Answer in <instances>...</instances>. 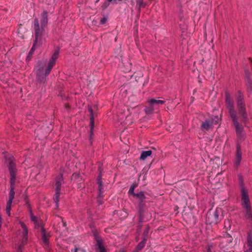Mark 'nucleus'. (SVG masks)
<instances>
[{
  "mask_svg": "<svg viewBox=\"0 0 252 252\" xmlns=\"http://www.w3.org/2000/svg\"><path fill=\"white\" fill-rule=\"evenodd\" d=\"M223 219L221 209L217 208L214 213L213 223L215 224L219 223Z\"/></svg>",
  "mask_w": 252,
  "mask_h": 252,
  "instance_id": "nucleus-13",
  "label": "nucleus"
},
{
  "mask_svg": "<svg viewBox=\"0 0 252 252\" xmlns=\"http://www.w3.org/2000/svg\"><path fill=\"white\" fill-rule=\"evenodd\" d=\"M231 118L232 120L233 125L235 126L238 138L240 140H244L246 136V134L244 132V128L243 126L239 125V123L238 122L237 116H235Z\"/></svg>",
  "mask_w": 252,
  "mask_h": 252,
  "instance_id": "nucleus-6",
  "label": "nucleus"
},
{
  "mask_svg": "<svg viewBox=\"0 0 252 252\" xmlns=\"http://www.w3.org/2000/svg\"><path fill=\"white\" fill-rule=\"evenodd\" d=\"M210 250H211V249H210V248L209 247V249H208V252H210Z\"/></svg>",
  "mask_w": 252,
  "mask_h": 252,
  "instance_id": "nucleus-37",
  "label": "nucleus"
},
{
  "mask_svg": "<svg viewBox=\"0 0 252 252\" xmlns=\"http://www.w3.org/2000/svg\"><path fill=\"white\" fill-rule=\"evenodd\" d=\"M220 118L218 116H213L206 119L201 125V129L203 131H208L213 127L214 125L219 123Z\"/></svg>",
  "mask_w": 252,
  "mask_h": 252,
  "instance_id": "nucleus-4",
  "label": "nucleus"
},
{
  "mask_svg": "<svg viewBox=\"0 0 252 252\" xmlns=\"http://www.w3.org/2000/svg\"><path fill=\"white\" fill-rule=\"evenodd\" d=\"M146 3L143 0H136V6L138 7V10L140 11L142 8L146 7Z\"/></svg>",
  "mask_w": 252,
  "mask_h": 252,
  "instance_id": "nucleus-21",
  "label": "nucleus"
},
{
  "mask_svg": "<svg viewBox=\"0 0 252 252\" xmlns=\"http://www.w3.org/2000/svg\"><path fill=\"white\" fill-rule=\"evenodd\" d=\"M21 227L23 229V231L22 233V242L20 246H19V249H21L22 247L25 244H26L28 241V229L26 225L22 221H20L19 222Z\"/></svg>",
  "mask_w": 252,
  "mask_h": 252,
  "instance_id": "nucleus-11",
  "label": "nucleus"
},
{
  "mask_svg": "<svg viewBox=\"0 0 252 252\" xmlns=\"http://www.w3.org/2000/svg\"><path fill=\"white\" fill-rule=\"evenodd\" d=\"M107 6V5L105 4H103V5H102V7H103V8H106Z\"/></svg>",
  "mask_w": 252,
  "mask_h": 252,
  "instance_id": "nucleus-35",
  "label": "nucleus"
},
{
  "mask_svg": "<svg viewBox=\"0 0 252 252\" xmlns=\"http://www.w3.org/2000/svg\"><path fill=\"white\" fill-rule=\"evenodd\" d=\"M63 183V177L62 175H59L56 179L55 182V187L56 190L61 191V185Z\"/></svg>",
  "mask_w": 252,
  "mask_h": 252,
  "instance_id": "nucleus-15",
  "label": "nucleus"
},
{
  "mask_svg": "<svg viewBox=\"0 0 252 252\" xmlns=\"http://www.w3.org/2000/svg\"><path fill=\"white\" fill-rule=\"evenodd\" d=\"M68 107H69V105L67 104H65V107L67 108Z\"/></svg>",
  "mask_w": 252,
  "mask_h": 252,
  "instance_id": "nucleus-36",
  "label": "nucleus"
},
{
  "mask_svg": "<svg viewBox=\"0 0 252 252\" xmlns=\"http://www.w3.org/2000/svg\"><path fill=\"white\" fill-rule=\"evenodd\" d=\"M225 103L227 109H228L230 117L232 118L237 116V113L234 109V102L232 98L230 95L226 93L225 94Z\"/></svg>",
  "mask_w": 252,
  "mask_h": 252,
  "instance_id": "nucleus-7",
  "label": "nucleus"
},
{
  "mask_svg": "<svg viewBox=\"0 0 252 252\" xmlns=\"http://www.w3.org/2000/svg\"><path fill=\"white\" fill-rule=\"evenodd\" d=\"M242 204L244 208L251 207L247 190L243 185L241 187Z\"/></svg>",
  "mask_w": 252,
  "mask_h": 252,
  "instance_id": "nucleus-9",
  "label": "nucleus"
},
{
  "mask_svg": "<svg viewBox=\"0 0 252 252\" xmlns=\"http://www.w3.org/2000/svg\"><path fill=\"white\" fill-rule=\"evenodd\" d=\"M48 21V13L46 11H44L41 15V19H40L41 28L39 27L38 19L37 18L34 19L33 27L36 40L41 38V35L44 33V29L47 25Z\"/></svg>",
  "mask_w": 252,
  "mask_h": 252,
  "instance_id": "nucleus-2",
  "label": "nucleus"
},
{
  "mask_svg": "<svg viewBox=\"0 0 252 252\" xmlns=\"http://www.w3.org/2000/svg\"><path fill=\"white\" fill-rule=\"evenodd\" d=\"M94 239L96 241L95 245L96 252H107L103 245V241L101 238L98 234H95Z\"/></svg>",
  "mask_w": 252,
  "mask_h": 252,
  "instance_id": "nucleus-10",
  "label": "nucleus"
},
{
  "mask_svg": "<svg viewBox=\"0 0 252 252\" xmlns=\"http://www.w3.org/2000/svg\"><path fill=\"white\" fill-rule=\"evenodd\" d=\"M246 209V218L247 219H251L252 218V212L251 211V207L245 208Z\"/></svg>",
  "mask_w": 252,
  "mask_h": 252,
  "instance_id": "nucleus-22",
  "label": "nucleus"
},
{
  "mask_svg": "<svg viewBox=\"0 0 252 252\" xmlns=\"http://www.w3.org/2000/svg\"><path fill=\"white\" fill-rule=\"evenodd\" d=\"M139 219H140V221L141 222H142V220H143V218L142 217V216H141V214H140Z\"/></svg>",
  "mask_w": 252,
  "mask_h": 252,
  "instance_id": "nucleus-33",
  "label": "nucleus"
},
{
  "mask_svg": "<svg viewBox=\"0 0 252 252\" xmlns=\"http://www.w3.org/2000/svg\"><path fill=\"white\" fill-rule=\"evenodd\" d=\"M152 155V151L148 150L146 151H142L141 156L140 157V159L141 160H145L148 157Z\"/></svg>",
  "mask_w": 252,
  "mask_h": 252,
  "instance_id": "nucleus-19",
  "label": "nucleus"
},
{
  "mask_svg": "<svg viewBox=\"0 0 252 252\" xmlns=\"http://www.w3.org/2000/svg\"><path fill=\"white\" fill-rule=\"evenodd\" d=\"M149 230H150V227L149 226H147L144 232V235L145 236V238H146V237H147L148 233H149Z\"/></svg>",
  "mask_w": 252,
  "mask_h": 252,
  "instance_id": "nucleus-30",
  "label": "nucleus"
},
{
  "mask_svg": "<svg viewBox=\"0 0 252 252\" xmlns=\"http://www.w3.org/2000/svg\"><path fill=\"white\" fill-rule=\"evenodd\" d=\"M101 23L102 24H104L105 23V19H101Z\"/></svg>",
  "mask_w": 252,
  "mask_h": 252,
  "instance_id": "nucleus-34",
  "label": "nucleus"
},
{
  "mask_svg": "<svg viewBox=\"0 0 252 252\" xmlns=\"http://www.w3.org/2000/svg\"><path fill=\"white\" fill-rule=\"evenodd\" d=\"M88 110L91 114V118H90V124H91V133L92 134L93 133V129L94 126V120L93 114V111L91 107H88Z\"/></svg>",
  "mask_w": 252,
  "mask_h": 252,
  "instance_id": "nucleus-17",
  "label": "nucleus"
},
{
  "mask_svg": "<svg viewBox=\"0 0 252 252\" xmlns=\"http://www.w3.org/2000/svg\"><path fill=\"white\" fill-rule=\"evenodd\" d=\"M121 252H125V251L124 250H122L121 251Z\"/></svg>",
  "mask_w": 252,
  "mask_h": 252,
  "instance_id": "nucleus-38",
  "label": "nucleus"
},
{
  "mask_svg": "<svg viewBox=\"0 0 252 252\" xmlns=\"http://www.w3.org/2000/svg\"><path fill=\"white\" fill-rule=\"evenodd\" d=\"M146 240H147L146 238H144L143 240L138 244V245H137V246L136 247L137 250H138V251L141 250L142 249H143L144 247Z\"/></svg>",
  "mask_w": 252,
  "mask_h": 252,
  "instance_id": "nucleus-24",
  "label": "nucleus"
},
{
  "mask_svg": "<svg viewBox=\"0 0 252 252\" xmlns=\"http://www.w3.org/2000/svg\"><path fill=\"white\" fill-rule=\"evenodd\" d=\"M247 244L250 252H252V235L250 233L247 236Z\"/></svg>",
  "mask_w": 252,
  "mask_h": 252,
  "instance_id": "nucleus-20",
  "label": "nucleus"
},
{
  "mask_svg": "<svg viewBox=\"0 0 252 252\" xmlns=\"http://www.w3.org/2000/svg\"><path fill=\"white\" fill-rule=\"evenodd\" d=\"M134 196L139 198L141 201H143L145 199V196L143 191L136 193Z\"/></svg>",
  "mask_w": 252,
  "mask_h": 252,
  "instance_id": "nucleus-27",
  "label": "nucleus"
},
{
  "mask_svg": "<svg viewBox=\"0 0 252 252\" xmlns=\"http://www.w3.org/2000/svg\"><path fill=\"white\" fill-rule=\"evenodd\" d=\"M97 184L98 185V191L99 193L98 195L99 197H102L101 194L103 192L102 189H103V183L101 180V175H100L97 179Z\"/></svg>",
  "mask_w": 252,
  "mask_h": 252,
  "instance_id": "nucleus-18",
  "label": "nucleus"
},
{
  "mask_svg": "<svg viewBox=\"0 0 252 252\" xmlns=\"http://www.w3.org/2000/svg\"><path fill=\"white\" fill-rule=\"evenodd\" d=\"M12 203V202H10L7 201V203H6V207L5 211H6V214L8 215V216H10V215H11L10 211H11Z\"/></svg>",
  "mask_w": 252,
  "mask_h": 252,
  "instance_id": "nucleus-26",
  "label": "nucleus"
},
{
  "mask_svg": "<svg viewBox=\"0 0 252 252\" xmlns=\"http://www.w3.org/2000/svg\"><path fill=\"white\" fill-rule=\"evenodd\" d=\"M8 169L10 174V188L13 187L14 189V185L16 180V164L14 162L11 161L8 163Z\"/></svg>",
  "mask_w": 252,
  "mask_h": 252,
  "instance_id": "nucleus-8",
  "label": "nucleus"
},
{
  "mask_svg": "<svg viewBox=\"0 0 252 252\" xmlns=\"http://www.w3.org/2000/svg\"><path fill=\"white\" fill-rule=\"evenodd\" d=\"M60 191L56 190L55 196L54 197V201L56 203V206H58V204L60 200Z\"/></svg>",
  "mask_w": 252,
  "mask_h": 252,
  "instance_id": "nucleus-25",
  "label": "nucleus"
},
{
  "mask_svg": "<svg viewBox=\"0 0 252 252\" xmlns=\"http://www.w3.org/2000/svg\"><path fill=\"white\" fill-rule=\"evenodd\" d=\"M30 214L31 220L34 224L35 228H38L39 227H41V228L42 229V227H43L42 223L40 220H39L38 219V218L36 216L33 215L31 209H30Z\"/></svg>",
  "mask_w": 252,
  "mask_h": 252,
  "instance_id": "nucleus-14",
  "label": "nucleus"
},
{
  "mask_svg": "<svg viewBox=\"0 0 252 252\" xmlns=\"http://www.w3.org/2000/svg\"><path fill=\"white\" fill-rule=\"evenodd\" d=\"M247 88L248 90L250 91L252 89V82L251 81H249L247 83Z\"/></svg>",
  "mask_w": 252,
  "mask_h": 252,
  "instance_id": "nucleus-31",
  "label": "nucleus"
},
{
  "mask_svg": "<svg viewBox=\"0 0 252 252\" xmlns=\"http://www.w3.org/2000/svg\"><path fill=\"white\" fill-rule=\"evenodd\" d=\"M15 196V191H14V189L13 188V187L10 188L9 194V199L8 200V202H12Z\"/></svg>",
  "mask_w": 252,
  "mask_h": 252,
  "instance_id": "nucleus-23",
  "label": "nucleus"
},
{
  "mask_svg": "<svg viewBox=\"0 0 252 252\" xmlns=\"http://www.w3.org/2000/svg\"><path fill=\"white\" fill-rule=\"evenodd\" d=\"M135 186L133 185V186H131L130 187V189H129V193L131 194L133 196H135V195L136 194V193L134 192V189H135Z\"/></svg>",
  "mask_w": 252,
  "mask_h": 252,
  "instance_id": "nucleus-29",
  "label": "nucleus"
},
{
  "mask_svg": "<svg viewBox=\"0 0 252 252\" xmlns=\"http://www.w3.org/2000/svg\"><path fill=\"white\" fill-rule=\"evenodd\" d=\"M38 39H37L36 40V38L35 37V41H34V42L33 43V45L32 48H31L30 51L29 53L28 57H29L30 56H32V54L34 52V50H35V46H36V44H37Z\"/></svg>",
  "mask_w": 252,
  "mask_h": 252,
  "instance_id": "nucleus-28",
  "label": "nucleus"
},
{
  "mask_svg": "<svg viewBox=\"0 0 252 252\" xmlns=\"http://www.w3.org/2000/svg\"><path fill=\"white\" fill-rule=\"evenodd\" d=\"M242 160V152L240 144L238 143L236 146V152L234 161V165L238 168Z\"/></svg>",
  "mask_w": 252,
  "mask_h": 252,
  "instance_id": "nucleus-12",
  "label": "nucleus"
},
{
  "mask_svg": "<svg viewBox=\"0 0 252 252\" xmlns=\"http://www.w3.org/2000/svg\"><path fill=\"white\" fill-rule=\"evenodd\" d=\"M149 107H146L145 108V111L147 114H152L155 110L159 108V105L163 104L165 101L151 98L148 100Z\"/></svg>",
  "mask_w": 252,
  "mask_h": 252,
  "instance_id": "nucleus-5",
  "label": "nucleus"
},
{
  "mask_svg": "<svg viewBox=\"0 0 252 252\" xmlns=\"http://www.w3.org/2000/svg\"><path fill=\"white\" fill-rule=\"evenodd\" d=\"M78 251V249L76 248L74 250H71V252H77Z\"/></svg>",
  "mask_w": 252,
  "mask_h": 252,
  "instance_id": "nucleus-32",
  "label": "nucleus"
},
{
  "mask_svg": "<svg viewBox=\"0 0 252 252\" xmlns=\"http://www.w3.org/2000/svg\"><path fill=\"white\" fill-rule=\"evenodd\" d=\"M237 105L239 110V113L243 118V123L245 125L248 124L249 119L248 118V114L246 112V105L244 102V97L241 94L237 97Z\"/></svg>",
  "mask_w": 252,
  "mask_h": 252,
  "instance_id": "nucleus-3",
  "label": "nucleus"
},
{
  "mask_svg": "<svg viewBox=\"0 0 252 252\" xmlns=\"http://www.w3.org/2000/svg\"><path fill=\"white\" fill-rule=\"evenodd\" d=\"M41 233L42 235V241L44 244V247L47 249L49 247L48 237L46 234V231L43 227H42Z\"/></svg>",
  "mask_w": 252,
  "mask_h": 252,
  "instance_id": "nucleus-16",
  "label": "nucleus"
},
{
  "mask_svg": "<svg viewBox=\"0 0 252 252\" xmlns=\"http://www.w3.org/2000/svg\"><path fill=\"white\" fill-rule=\"evenodd\" d=\"M58 57L59 51H56L52 55L50 59L49 60L47 66L44 70H43V68L41 63L39 62L37 63L38 69L36 71L37 76L38 77H40L42 76H43L44 77H46L47 76H48L50 74L53 66L55 65L56 60L58 59Z\"/></svg>",
  "mask_w": 252,
  "mask_h": 252,
  "instance_id": "nucleus-1",
  "label": "nucleus"
}]
</instances>
